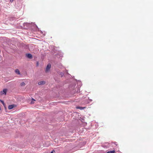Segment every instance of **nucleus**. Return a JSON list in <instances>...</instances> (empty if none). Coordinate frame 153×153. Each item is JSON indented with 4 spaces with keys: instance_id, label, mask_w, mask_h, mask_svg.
<instances>
[{
    "instance_id": "obj_3",
    "label": "nucleus",
    "mask_w": 153,
    "mask_h": 153,
    "mask_svg": "<svg viewBox=\"0 0 153 153\" xmlns=\"http://www.w3.org/2000/svg\"><path fill=\"white\" fill-rule=\"evenodd\" d=\"M51 68V65L50 64H48L46 67V72H47Z\"/></svg>"
},
{
    "instance_id": "obj_18",
    "label": "nucleus",
    "mask_w": 153,
    "mask_h": 153,
    "mask_svg": "<svg viewBox=\"0 0 153 153\" xmlns=\"http://www.w3.org/2000/svg\"><path fill=\"white\" fill-rule=\"evenodd\" d=\"M115 143H115H116V142H115V143Z\"/></svg>"
},
{
    "instance_id": "obj_6",
    "label": "nucleus",
    "mask_w": 153,
    "mask_h": 153,
    "mask_svg": "<svg viewBox=\"0 0 153 153\" xmlns=\"http://www.w3.org/2000/svg\"><path fill=\"white\" fill-rule=\"evenodd\" d=\"M15 106V105H9L8 107V108L9 110L11 109L14 108Z\"/></svg>"
},
{
    "instance_id": "obj_11",
    "label": "nucleus",
    "mask_w": 153,
    "mask_h": 153,
    "mask_svg": "<svg viewBox=\"0 0 153 153\" xmlns=\"http://www.w3.org/2000/svg\"><path fill=\"white\" fill-rule=\"evenodd\" d=\"M115 151L113 150L111 151H108L106 153H114L115 152Z\"/></svg>"
},
{
    "instance_id": "obj_12",
    "label": "nucleus",
    "mask_w": 153,
    "mask_h": 153,
    "mask_svg": "<svg viewBox=\"0 0 153 153\" xmlns=\"http://www.w3.org/2000/svg\"><path fill=\"white\" fill-rule=\"evenodd\" d=\"M0 101H1V102L3 104V105H4V102L3 101L1 100H0Z\"/></svg>"
},
{
    "instance_id": "obj_7",
    "label": "nucleus",
    "mask_w": 153,
    "mask_h": 153,
    "mask_svg": "<svg viewBox=\"0 0 153 153\" xmlns=\"http://www.w3.org/2000/svg\"><path fill=\"white\" fill-rule=\"evenodd\" d=\"M85 108V107H80V106H77V107H76V109H79L80 110H83Z\"/></svg>"
},
{
    "instance_id": "obj_10",
    "label": "nucleus",
    "mask_w": 153,
    "mask_h": 153,
    "mask_svg": "<svg viewBox=\"0 0 153 153\" xmlns=\"http://www.w3.org/2000/svg\"><path fill=\"white\" fill-rule=\"evenodd\" d=\"M25 85V83L24 82H22L20 84L21 86H24Z\"/></svg>"
},
{
    "instance_id": "obj_1",
    "label": "nucleus",
    "mask_w": 153,
    "mask_h": 153,
    "mask_svg": "<svg viewBox=\"0 0 153 153\" xmlns=\"http://www.w3.org/2000/svg\"><path fill=\"white\" fill-rule=\"evenodd\" d=\"M76 85L74 84H73L72 85H70L69 86V88L71 90H74V89L75 88V91H74V92H75L76 91V90H77V91H76L77 92H78V88H75V86Z\"/></svg>"
},
{
    "instance_id": "obj_2",
    "label": "nucleus",
    "mask_w": 153,
    "mask_h": 153,
    "mask_svg": "<svg viewBox=\"0 0 153 153\" xmlns=\"http://www.w3.org/2000/svg\"><path fill=\"white\" fill-rule=\"evenodd\" d=\"M7 89H4L2 91H1L0 92V95H5L6 94L7 92Z\"/></svg>"
},
{
    "instance_id": "obj_4",
    "label": "nucleus",
    "mask_w": 153,
    "mask_h": 153,
    "mask_svg": "<svg viewBox=\"0 0 153 153\" xmlns=\"http://www.w3.org/2000/svg\"><path fill=\"white\" fill-rule=\"evenodd\" d=\"M45 82L44 81H42L38 82V84L39 85H43L45 84Z\"/></svg>"
},
{
    "instance_id": "obj_19",
    "label": "nucleus",
    "mask_w": 153,
    "mask_h": 153,
    "mask_svg": "<svg viewBox=\"0 0 153 153\" xmlns=\"http://www.w3.org/2000/svg\"><path fill=\"white\" fill-rule=\"evenodd\" d=\"M0 110H1V108H0Z\"/></svg>"
},
{
    "instance_id": "obj_8",
    "label": "nucleus",
    "mask_w": 153,
    "mask_h": 153,
    "mask_svg": "<svg viewBox=\"0 0 153 153\" xmlns=\"http://www.w3.org/2000/svg\"><path fill=\"white\" fill-rule=\"evenodd\" d=\"M15 72L17 74L19 75L20 74V71H19V70L18 69H16V70L15 71Z\"/></svg>"
},
{
    "instance_id": "obj_9",
    "label": "nucleus",
    "mask_w": 153,
    "mask_h": 153,
    "mask_svg": "<svg viewBox=\"0 0 153 153\" xmlns=\"http://www.w3.org/2000/svg\"><path fill=\"white\" fill-rule=\"evenodd\" d=\"M92 101V100L88 99V100H87V102H86V103H90V102H91Z\"/></svg>"
},
{
    "instance_id": "obj_16",
    "label": "nucleus",
    "mask_w": 153,
    "mask_h": 153,
    "mask_svg": "<svg viewBox=\"0 0 153 153\" xmlns=\"http://www.w3.org/2000/svg\"><path fill=\"white\" fill-rule=\"evenodd\" d=\"M32 100H33V101H35V100L33 98H32Z\"/></svg>"
},
{
    "instance_id": "obj_14",
    "label": "nucleus",
    "mask_w": 153,
    "mask_h": 153,
    "mask_svg": "<svg viewBox=\"0 0 153 153\" xmlns=\"http://www.w3.org/2000/svg\"><path fill=\"white\" fill-rule=\"evenodd\" d=\"M37 66H38L39 65V62H37L36 63Z\"/></svg>"
},
{
    "instance_id": "obj_5",
    "label": "nucleus",
    "mask_w": 153,
    "mask_h": 153,
    "mask_svg": "<svg viewBox=\"0 0 153 153\" xmlns=\"http://www.w3.org/2000/svg\"><path fill=\"white\" fill-rule=\"evenodd\" d=\"M27 56L29 59H32L33 58L32 55L30 53H28L26 54Z\"/></svg>"
},
{
    "instance_id": "obj_15",
    "label": "nucleus",
    "mask_w": 153,
    "mask_h": 153,
    "mask_svg": "<svg viewBox=\"0 0 153 153\" xmlns=\"http://www.w3.org/2000/svg\"><path fill=\"white\" fill-rule=\"evenodd\" d=\"M53 152H55V151L54 150L51 152V153H53Z\"/></svg>"
},
{
    "instance_id": "obj_13",
    "label": "nucleus",
    "mask_w": 153,
    "mask_h": 153,
    "mask_svg": "<svg viewBox=\"0 0 153 153\" xmlns=\"http://www.w3.org/2000/svg\"><path fill=\"white\" fill-rule=\"evenodd\" d=\"M30 103L31 104H33L34 103V102L33 101H32Z\"/></svg>"
},
{
    "instance_id": "obj_17",
    "label": "nucleus",
    "mask_w": 153,
    "mask_h": 153,
    "mask_svg": "<svg viewBox=\"0 0 153 153\" xmlns=\"http://www.w3.org/2000/svg\"><path fill=\"white\" fill-rule=\"evenodd\" d=\"M13 0H10V1L11 2H12L13 1Z\"/></svg>"
}]
</instances>
